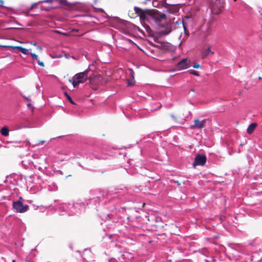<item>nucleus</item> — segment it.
Wrapping results in <instances>:
<instances>
[{"mask_svg": "<svg viewBox=\"0 0 262 262\" xmlns=\"http://www.w3.org/2000/svg\"><path fill=\"white\" fill-rule=\"evenodd\" d=\"M135 13L140 17V19L146 20L149 23H158L160 21L157 10L142 9L139 7L134 8Z\"/></svg>", "mask_w": 262, "mask_h": 262, "instance_id": "f257e3e1", "label": "nucleus"}, {"mask_svg": "<svg viewBox=\"0 0 262 262\" xmlns=\"http://www.w3.org/2000/svg\"><path fill=\"white\" fill-rule=\"evenodd\" d=\"M86 204L80 200L73 203H63L59 206V209L68 212L69 215L79 213L85 208Z\"/></svg>", "mask_w": 262, "mask_h": 262, "instance_id": "f03ea898", "label": "nucleus"}, {"mask_svg": "<svg viewBox=\"0 0 262 262\" xmlns=\"http://www.w3.org/2000/svg\"><path fill=\"white\" fill-rule=\"evenodd\" d=\"M88 72V69H86L83 72L75 74L72 79L70 80L74 88L77 87L80 83H83L88 79L89 77L87 74Z\"/></svg>", "mask_w": 262, "mask_h": 262, "instance_id": "7ed1b4c3", "label": "nucleus"}, {"mask_svg": "<svg viewBox=\"0 0 262 262\" xmlns=\"http://www.w3.org/2000/svg\"><path fill=\"white\" fill-rule=\"evenodd\" d=\"M192 21V18L189 16H186L182 20L179 19L174 21L173 19V23L178 25L181 26L184 30V34L188 36L189 35V32L188 31V28L189 27V23Z\"/></svg>", "mask_w": 262, "mask_h": 262, "instance_id": "20e7f679", "label": "nucleus"}, {"mask_svg": "<svg viewBox=\"0 0 262 262\" xmlns=\"http://www.w3.org/2000/svg\"><path fill=\"white\" fill-rule=\"evenodd\" d=\"M13 208L16 212L24 213L28 210L29 206L24 205L20 201H17L13 202Z\"/></svg>", "mask_w": 262, "mask_h": 262, "instance_id": "39448f33", "label": "nucleus"}, {"mask_svg": "<svg viewBox=\"0 0 262 262\" xmlns=\"http://www.w3.org/2000/svg\"><path fill=\"white\" fill-rule=\"evenodd\" d=\"M207 161L206 156L205 155H197L193 162V165L195 166L196 165L204 166Z\"/></svg>", "mask_w": 262, "mask_h": 262, "instance_id": "423d86ee", "label": "nucleus"}, {"mask_svg": "<svg viewBox=\"0 0 262 262\" xmlns=\"http://www.w3.org/2000/svg\"><path fill=\"white\" fill-rule=\"evenodd\" d=\"M190 67V61L187 58L181 59L176 64V67L178 70H182L186 69Z\"/></svg>", "mask_w": 262, "mask_h": 262, "instance_id": "0eeeda50", "label": "nucleus"}, {"mask_svg": "<svg viewBox=\"0 0 262 262\" xmlns=\"http://www.w3.org/2000/svg\"><path fill=\"white\" fill-rule=\"evenodd\" d=\"M212 28V22L210 21L202 27V31L204 35L207 37L211 34Z\"/></svg>", "mask_w": 262, "mask_h": 262, "instance_id": "6e6552de", "label": "nucleus"}, {"mask_svg": "<svg viewBox=\"0 0 262 262\" xmlns=\"http://www.w3.org/2000/svg\"><path fill=\"white\" fill-rule=\"evenodd\" d=\"M207 120L203 119L200 121L199 119H195L194 120V124L191 126L192 128L202 129L205 127L206 123Z\"/></svg>", "mask_w": 262, "mask_h": 262, "instance_id": "1a4fd4ad", "label": "nucleus"}, {"mask_svg": "<svg viewBox=\"0 0 262 262\" xmlns=\"http://www.w3.org/2000/svg\"><path fill=\"white\" fill-rule=\"evenodd\" d=\"M168 1V0H165V4L170 6V7L168 10L169 12L170 13H175L178 12L179 10L178 6V4L176 3H169Z\"/></svg>", "mask_w": 262, "mask_h": 262, "instance_id": "9d476101", "label": "nucleus"}, {"mask_svg": "<svg viewBox=\"0 0 262 262\" xmlns=\"http://www.w3.org/2000/svg\"><path fill=\"white\" fill-rule=\"evenodd\" d=\"M133 255L129 252H124L119 258V262H127L128 260L132 259Z\"/></svg>", "mask_w": 262, "mask_h": 262, "instance_id": "9b49d317", "label": "nucleus"}, {"mask_svg": "<svg viewBox=\"0 0 262 262\" xmlns=\"http://www.w3.org/2000/svg\"><path fill=\"white\" fill-rule=\"evenodd\" d=\"M40 162H39V165H36L35 166L37 167L39 170H43V169H46L47 168V164L46 163V159L43 158L42 159H40Z\"/></svg>", "mask_w": 262, "mask_h": 262, "instance_id": "f8f14e48", "label": "nucleus"}, {"mask_svg": "<svg viewBox=\"0 0 262 262\" xmlns=\"http://www.w3.org/2000/svg\"><path fill=\"white\" fill-rule=\"evenodd\" d=\"M257 126L256 123H252L248 127L247 132L249 134H251L254 130L256 126Z\"/></svg>", "mask_w": 262, "mask_h": 262, "instance_id": "ddd939ff", "label": "nucleus"}, {"mask_svg": "<svg viewBox=\"0 0 262 262\" xmlns=\"http://www.w3.org/2000/svg\"><path fill=\"white\" fill-rule=\"evenodd\" d=\"M214 52L210 50V48H207L206 50H205L202 53V57L203 58L207 57L209 54H213Z\"/></svg>", "mask_w": 262, "mask_h": 262, "instance_id": "4468645a", "label": "nucleus"}, {"mask_svg": "<svg viewBox=\"0 0 262 262\" xmlns=\"http://www.w3.org/2000/svg\"><path fill=\"white\" fill-rule=\"evenodd\" d=\"M1 133L4 136H7L9 135V130L6 127H3L1 129Z\"/></svg>", "mask_w": 262, "mask_h": 262, "instance_id": "2eb2a0df", "label": "nucleus"}, {"mask_svg": "<svg viewBox=\"0 0 262 262\" xmlns=\"http://www.w3.org/2000/svg\"><path fill=\"white\" fill-rule=\"evenodd\" d=\"M15 48L18 49L24 54L27 55L29 53L28 49L23 48L22 47H16Z\"/></svg>", "mask_w": 262, "mask_h": 262, "instance_id": "dca6fc26", "label": "nucleus"}, {"mask_svg": "<svg viewBox=\"0 0 262 262\" xmlns=\"http://www.w3.org/2000/svg\"><path fill=\"white\" fill-rule=\"evenodd\" d=\"M163 48L167 50L171 51L173 50V46L169 43H166L163 45Z\"/></svg>", "mask_w": 262, "mask_h": 262, "instance_id": "f3484780", "label": "nucleus"}, {"mask_svg": "<svg viewBox=\"0 0 262 262\" xmlns=\"http://www.w3.org/2000/svg\"><path fill=\"white\" fill-rule=\"evenodd\" d=\"M189 73L192 75H195V76H199V74L198 73V72L195 70H189L188 71Z\"/></svg>", "mask_w": 262, "mask_h": 262, "instance_id": "a211bd4d", "label": "nucleus"}, {"mask_svg": "<svg viewBox=\"0 0 262 262\" xmlns=\"http://www.w3.org/2000/svg\"><path fill=\"white\" fill-rule=\"evenodd\" d=\"M135 83V80L134 79H129V80H127V85L128 86H132Z\"/></svg>", "mask_w": 262, "mask_h": 262, "instance_id": "6ab92c4d", "label": "nucleus"}, {"mask_svg": "<svg viewBox=\"0 0 262 262\" xmlns=\"http://www.w3.org/2000/svg\"><path fill=\"white\" fill-rule=\"evenodd\" d=\"M30 54L32 57V59L33 60H37L38 59V56L37 55H36L34 53H30Z\"/></svg>", "mask_w": 262, "mask_h": 262, "instance_id": "aec40b11", "label": "nucleus"}, {"mask_svg": "<svg viewBox=\"0 0 262 262\" xmlns=\"http://www.w3.org/2000/svg\"><path fill=\"white\" fill-rule=\"evenodd\" d=\"M66 95L67 96V98H68L69 101L72 104H75L72 98L69 95H67L66 93Z\"/></svg>", "mask_w": 262, "mask_h": 262, "instance_id": "412c9836", "label": "nucleus"}, {"mask_svg": "<svg viewBox=\"0 0 262 262\" xmlns=\"http://www.w3.org/2000/svg\"><path fill=\"white\" fill-rule=\"evenodd\" d=\"M37 63H38L39 66H41V67H44V63H43V62L42 61H39V60H38V61H37Z\"/></svg>", "mask_w": 262, "mask_h": 262, "instance_id": "4be33fe9", "label": "nucleus"}, {"mask_svg": "<svg viewBox=\"0 0 262 262\" xmlns=\"http://www.w3.org/2000/svg\"><path fill=\"white\" fill-rule=\"evenodd\" d=\"M159 18L161 19V18H166V15L164 14H162L161 15H160V16H159Z\"/></svg>", "mask_w": 262, "mask_h": 262, "instance_id": "5701e85b", "label": "nucleus"}, {"mask_svg": "<svg viewBox=\"0 0 262 262\" xmlns=\"http://www.w3.org/2000/svg\"><path fill=\"white\" fill-rule=\"evenodd\" d=\"M200 67V64H198V63H194V65L193 66V67L194 68H198Z\"/></svg>", "mask_w": 262, "mask_h": 262, "instance_id": "b1692460", "label": "nucleus"}, {"mask_svg": "<svg viewBox=\"0 0 262 262\" xmlns=\"http://www.w3.org/2000/svg\"><path fill=\"white\" fill-rule=\"evenodd\" d=\"M129 70H130V74H131L132 76L133 77V79H134V72H133V70H132V69H130Z\"/></svg>", "mask_w": 262, "mask_h": 262, "instance_id": "393cba45", "label": "nucleus"}, {"mask_svg": "<svg viewBox=\"0 0 262 262\" xmlns=\"http://www.w3.org/2000/svg\"><path fill=\"white\" fill-rule=\"evenodd\" d=\"M109 262H118L116 259L114 258L110 259Z\"/></svg>", "mask_w": 262, "mask_h": 262, "instance_id": "a878e982", "label": "nucleus"}, {"mask_svg": "<svg viewBox=\"0 0 262 262\" xmlns=\"http://www.w3.org/2000/svg\"><path fill=\"white\" fill-rule=\"evenodd\" d=\"M30 44L34 46L37 45V43L36 42H31Z\"/></svg>", "mask_w": 262, "mask_h": 262, "instance_id": "bb28decb", "label": "nucleus"}, {"mask_svg": "<svg viewBox=\"0 0 262 262\" xmlns=\"http://www.w3.org/2000/svg\"><path fill=\"white\" fill-rule=\"evenodd\" d=\"M171 117H172V118L174 120L176 119V117H174V116L173 115H171Z\"/></svg>", "mask_w": 262, "mask_h": 262, "instance_id": "cd10ccee", "label": "nucleus"}, {"mask_svg": "<svg viewBox=\"0 0 262 262\" xmlns=\"http://www.w3.org/2000/svg\"><path fill=\"white\" fill-rule=\"evenodd\" d=\"M0 3L1 4V5L2 6V5L4 4V1L3 0H0Z\"/></svg>", "mask_w": 262, "mask_h": 262, "instance_id": "c85d7f7f", "label": "nucleus"}, {"mask_svg": "<svg viewBox=\"0 0 262 262\" xmlns=\"http://www.w3.org/2000/svg\"><path fill=\"white\" fill-rule=\"evenodd\" d=\"M23 97L26 99V100H27L28 101H29L30 99L28 98H27L26 97H25V96H23Z\"/></svg>", "mask_w": 262, "mask_h": 262, "instance_id": "c756f323", "label": "nucleus"}, {"mask_svg": "<svg viewBox=\"0 0 262 262\" xmlns=\"http://www.w3.org/2000/svg\"><path fill=\"white\" fill-rule=\"evenodd\" d=\"M23 97L26 99V100H27L28 101H29L30 99L28 98H27L26 97H25V96H23Z\"/></svg>", "mask_w": 262, "mask_h": 262, "instance_id": "7c9ffc66", "label": "nucleus"}, {"mask_svg": "<svg viewBox=\"0 0 262 262\" xmlns=\"http://www.w3.org/2000/svg\"><path fill=\"white\" fill-rule=\"evenodd\" d=\"M176 183L178 185H180V183L179 182V181H176Z\"/></svg>", "mask_w": 262, "mask_h": 262, "instance_id": "2f4dec72", "label": "nucleus"}, {"mask_svg": "<svg viewBox=\"0 0 262 262\" xmlns=\"http://www.w3.org/2000/svg\"><path fill=\"white\" fill-rule=\"evenodd\" d=\"M33 7H33V5H32V6H31V7L30 8V10H32V9H33Z\"/></svg>", "mask_w": 262, "mask_h": 262, "instance_id": "473e14b6", "label": "nucleus"}, {"mask_svg": "<svg viewBox=\"0 0 262 262\" xmlns=\"http://www.w3.org/2000/svg\"><path fill=\"white\" fill-rule=\"evenodd\" d=\"M191 92H194V89H191V91H190V93Z\"/></svg>", "mask_w": 262, "mask_h": 262, "instance_id": "72a5a7b5", "label": "nucleus"}, {"mask_svg": "<svg viewBox=\"0 0 262 262\" xmlns=\"http://www.w3.org/2000/svg\"><path fill=\"white\" fill-rule=\"evenodd\" d=\"M37 48L38 49H41V47L40 46H38Z\"/></svg>", "mask_w": 262, "mask_h": 262, "instance_id": "f704fd0d", "label": "nucleus"}, {"mask_svg": "<svg viewBox=\"0 0 262 262\" xmlns=\"http://www.w3.org/2000/svg\"><path fill=\"white\" fill-rule=\"evenodd\" d=\"M151 1V0H144V1H145V2H148V1Z\"/></svg>", "mask_w": 262, "mask_h": 262, "instance_id": "c9c22d12", "label": "nucleus"}, {"mask_svg": "<svg viewBox=\"0 0 262 262\" xmlns=\"http://www.w3.org/2000/svg\"><path fill=\"white\" fill-rule=\"evenodd\" d=\"M78 165H79L80 166H81V167H83L81 165V164H80L79 163H78Z\"/></svg>", "mask_w": 262, "mask_h": 262, "instance_id": "e433bc0d", "label": "nucleus"}, {"mask_svg": "<svg viewBox=\"0 0 262 262\" xmlns=\"http://www.w3.org/2000/svg\"><path fill=\"white\" fill-rule=\"evenodd\" d=\"M205 262H209L208 260H207V259H205Z\"/></svg>", "mask_w": 262, "mask_h": 262, "instance_id": "4c0bfd02", "label": "nucleus"}, {"mask_svg": "<svg viewBox=\"0 0 262 262\" xmlns=\"http://www.w3.org/2000/svg\"><path fill=\"white\" fill-rule=\"evenodd\" d=\"M30 103H28V106H30Z\"/></svg>", "mask_w": 262, "mask_h": 262, "instance_id": "58836bf2", "label": "nucleus"}, {"mask_svg": "<svg viewBox=\"0 0 262 262\" xmlns=\"http://www.w3.org/2000/svg\"><path fill=\"white\" fill-rule=\"evenodd\" d=\"M12 262H16L15 260H13Z\"/></svg>", "mask_w": 262, "mask_h": 262, "instance_id": "ea45409f", "label": "nucleus"}, {"mask_svg": "<svg viewBox=\"0 0 262 262\" xmlns=\"http://www.w3.org/2000/svg\"><path fill=\"white\" fill-rule=\"evenodd\" d=\"M168 3H171V1H169V0H168Z\"/></svg>", "mask_w": 262, "mask_h": 262, "instance_id": "a19ab883", "label": "nucleus"}, {"mask_svg": "<svg viewBox=\"0 0 262 262\" xmlns=\"http://www.w3.org/2000/svg\"><path fill=\"white\" fill-rule=\"evenodd\" d=\"M236 0H234V1H236Z\"/></svg>", "mask_w": 262, "mask_h": 262, "instance_id": "79ce46f5", "label": "nucleus"}]
</instances>
